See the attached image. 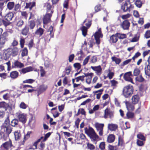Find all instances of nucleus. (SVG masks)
Here are the masks:
<instances>
[{
  "mask_svg": "<svg viewBox=\"0 0 150 150\" xmlns=\"http://www.w3.org/2000/svg\"><path fill=\"white\" fill-rule=\"evenodd\" d=\"M108 128L111 131H115L117 128L118 126L116 124H109Z\"/></svg>",
  "mask_w": 150,
  "mask_h": 150,
  "instance_id": "nucleus-20",
  "label": "nucleus"
},
{
  "mask_svg": "<svg viewBox=\"0 0 150 150\" xmlns=\"http://www.w3.org/2000/svg\"><path fill=\"white\" fill-rule=\"evenodd\" d=\"M126 105L127 109L129 110L133 111L134 109V106L128 102L126 101L125 103Z\"/></svg>",
  "mask_w": 150,
  "mask_h": 150,
  "instance_id": "nucleus-15",
  "label": "nucleus"
},
{
  "mask_svg": "<svg viewBox=\"0 0 150 150\" xmlns=\"http://www.w3.org/2000/svg\"><path fill=\"white\" fill-rule=\"evenodd\" d=\"M128 4L126 1L124 4L121 6V8L123 10L124 12H126L129 10V8L127 6Z\"/></svg>",
  "mask_w": 150,
  "mask_h": 150,
  "instance_id": "nucleus-30",
  "label": "nucleus"
},
{
  "mask_svg": "<svg viewBox=\"0 0 150 150\" xmlns=\"http://www.w3.org/2000/svg\"><path fill=\"white\" fill-rule=\"evenodd\" d=\"M87 146L88 148L91 150H94L95 149V146L92 144L88 143L87 144Z\"/></svg>",
  "mask_w": 150,
  "mask_h": 150,
  "instance_id": "nucleus-50",
  "label": "nucleus"
},
{
  "mask_svg": "<svg viewBox=\"0 0 150 150\" xmlns=\"http://www.w3.org/2000/svg\"><path fill=\"white\" fill-rule=\"evenodd\" d=\"M29 30V28L25 26L22 30L21 32L22 34L23 35H27L28 33Z\"/></svg>",
  "mask_w": 150,
  "mask_h": 150,
  "instance_id": "nucleus-31",
  "label": "nucleus"
},
{
  "mask_svg": "<svg viewBox=\"0 0 150 150\" xmlns=\"http://www.w3.org/2000/svg\"><path fill=\"white\" fill-rule=\"evenodd\" d=\"M28 106L23 102H21L20 105V108L23 109H25Z\"/></svg>",
  "mask_w": 150,
  "mask_h": 150,
  "instance_id": "nucleus-44",
  "label": "nucleus"
},
{
  "mask_svg": "<svg viewBox=\"0 0 150 150\" xmlns=\"http://www.w3.org/2000/svg\"><path fill=\"white\" fill-rule=\"evenodd\" d=\"M137 137L138 139H139L143 141H145L146 140V137L141 133H139L137 135Z\"/></svg>",
  "mask_w": 150,
  "mask_h": 150,
  "instance_id": "nucleus-36",
  "label": "nucleus"
},
{
  "mask_svg": "<svg viewBox=\"0 0 150 150\" xmlns=\"http://www.w3.org/2000/svg\"><path fill=\"white\" fill-rule=\"evenodd\" d=\"M6 33H4L0 38V44L1 45H4L5 44L6 38L4 35H6Z\"/></svg>",
  "mask_w": 150,
  "mask_h": 150,
  "instance_id": "nucleus-27",
  "label": "nucleus"
},
{
  "mask_svg": "<svg viewBox=\"0 0 150 150\" xmlns=\"http://www.w3.org/2000/svg\"><path fill=\"white\" fill-rule=\"evenodd\" d=\"M104 126L103 124H99L97 123L96 124V127L98 131L99 130L103 129Z\"/></svg>",
  "mask_w": 150,
  "mask_h": 150,
  "instance_id": "nucleus-34",
  "label": "nucleus"
},
{
  "mask_svg": "<svg viewBox=\"0 0 150 150\" xmlns=\"http://www.w3.org/2000/svg\"><path fill=\"white\" fill-rule=\"evenodd\" d=\"M52 16L51 13H47L44 16L43 18V23L44 24H47L50 21V18Z\"/></svg>",
  "mask_w": 150,
  "mask_h": 150,
  "instance_id": "nucleus-9",
  "label": "nucleus"
},
{
  "mask_svg": "<svg viewBox=\"0 0 150 150\" xmlns=\"http://www.w3.org/2000/svg\"><path fill=\"white\" fill-rule=\"evenodd\" d=\"M13 14L12 13H10L5 16V18L7 21H9L12 20L13 17Z\"/></svg>",
  "mask_w": 150,
  "mask_h": 150,
  "instance_id": "nucleus-21",
  "label": "nucleus"
},
{
  "mask_svg": "<svg viewBox=\"0 0 150 150\" xmlns=\"http://www.w3.org/2000/svg\"><path fill=\"white\" fill-rule=\"evenodd\" d=\"M133 86L129 85L124 87L122 90V93L125 98H129L133 93Z\"/></svg>",
  "mask_w": 150,
  "mask_h": 150,
  "instance_id": "nucleus-2",
  "label": "nucleus"
},
{
  "mask_svg": "<svg viewBox=\"0 0 150 150\" xmlns=\"http://www.w3.org/2000/svg\"><path fill=\"white\" fill-rule=\"evenodd\" d=\"M69 0H66L64 1L63 4L64 7L67 8L68 7Z\"/></svg>",
  "mask_w": 150,
  "mask_h": 150,
  "instance_id": "nucleus-60",
  "label": "nucleus"
},
{
  "mask_svg": "<svg viewBox=\"0 0 150 150\" xmlns=\"http://www.w3.org/2000/svg\"><path fill=\"white\" fill-rule=\"evenodd\" d=\"M114 75V73L113 72L110 71L108 74V76L110 79H112Z\"/></svg>",
  "mask_w": 150,
  "mask_h": 150,
  "instance_id": "nucleus-63",
  "label": "nucleus"
},
{
  "mask_svg": "<svg viewBox=\"0 0 150 150\" xmlns=\"http://www.w3.org/2000/svg\"><path fill=\"white\" fill-rule=\"evenodd\" d=\"M47 86L45 85H42L40 86L38 90L37 96H38L40 94L45 91L47 88Z\"/></svg>",
  "mask_w": 150,
  "mask_h": 150,
  "instance_id": "nucleus-8",
  "label": "nucleus"
},
{
  "mask_svg": "<svg viewBox=\"0 0 150 150\" xmlns=\"http://www.w3.org/2000/svg\"><path fill=\"white\" fill-rule=\"evenodd\" d=\"M20 45H21V48H23L24 46V43H25V40L23 38H21L20 41Z\"/></svg>",
  "mask_w": 150,
  "mask_h": 150,
  "instance_id": "nucleus-52",
  "label": "nucleus"
},
{
  "mask_svg": "<svg viewBox=\"0 0 150 150\" xmlns=\"http://www.w3.org/2000/svg\"><path fill=\"white\" fill-rule=\"evenodd\" d=\"M18 49L16 47H12L8 48L6 50V53L5 54L4 57L8 59L11 57H15L18 53Z\"/></svg>",
  "mask_w": 150,
  "mask_h": 150,
  "instance_id": "nucleus-1",
  "label": "nucleus"
},
{
  "mask_svg": "<svg viewBox=\"0 0 150 150\" xmlns=\"http://www.w3.org/2000/svg\"><path fill=\"white\" fill-rule=\"evenodd\" d=\"M144 36L146 38H150V30H148L147 31L145 35Z\"/></svg>",
  "mask_w": 150,
  "mask_h": 150,
  "instance_id": "nucleus-55",
  "label": "nucleus"
},
{
  "mask_svg": "<svg viewBox=\"0 0 150 150\" xmlns=\"http://www.w3.org/2000/svg\"><path fill=\"white\" fill-rule=\"evenodd\" d=\"M97 61V57L96 56H93L91 59V62L95 63Z\"/></svg>",
  "mask_w": 150,
  "mask_h": 150,
  "instance_id": "nucleus-57",
  "label": "nucleus"
},
{
  "mask_svg": "<svg viewBox=\"0 0 150 150\" xmlns=\"http://www.w3.org/2000/svg\"><path fill=\"white\" fill-rule=\"evenodd\" d=\"M24 67L23 64L18 61H16L14 62V66H12V68L17 67L21 68Z\"/></svg>",
  "mask_w": 150,
  "mask_h": 150,
  "instance_id": "nucleus-13",
  "label": "nucleus"
},
{
  "mask_svg": "<svg viewBox=\"0 0 150 150\" xmlns=\"http://www.w3.org/2000/svg\"><path fill=\"white\" fill-rule=\"evenodd\" d=\"M91 68L96 71L97 75L100 76L101 74L102 69L100 65L97 66H91Z\"/></svg>",
  "mask_w": 150,
  "mask_h": 150,
  "instance_id": "nucleus-7",
  "label": "nucleus"
},
{
  "mask_svg": "<svg viewBox=\"0 0 150 150\" xmlns=\"http://www.w3.org/2000/svg\"><path fill=\"white\" fill-rule=\"evenodd\" d=\"M5 131H4L5 132V135L6 136H8L9 135L11 132L12 131V128L8 126L5 127Z\"/></svg>",
  "mask_w": 150,
  "mask_h": 150,
  "instance_id": "nucleus-26",
  "label": "nucleus"
},
{
  "mask_svg": "<svg viewBox=\"0 0 150 150\" xmlns=\"http://www.w3.org/2000/svg\"><path fill=\"white\" fill-rule=\"evenodd\" d=\"M105 143L104 142H101L99 145V147L101 150H104L105 149Z\"/></svg>",
  "mask_w": 150,
  "mask_h": 150,
  "instance_id": "nucleus-47",
  "label": "nucleus"
},
{
  "mask_svg": "<svg viewBox=\"0 0 150 150\" xmlns=\"http://www.w3.org/2000/svg\"><path fill=\"white\" fill-rule=\"evenodd\" d=\"M88 28L84 26H82L81 28V30L82 31V35L85 37L87 34Z\"/></svg>",
  "mask_w": 150,
  "mask_h": 150,
  "instance_id": "nucleus-24",
  "label": "nucleus"
},
{
  "mask_svg": "<svg viewBox=\"0 0 150 150\" xmlns=\"http://www.w3.org/2000/svg\"><path fill=\"white\" fill-rule=\"evenodd\" d=\"M44 30L41 28H39L38 29L36 30L35 33V34L39 35L40 36H41L43 34Z\"/></svg>",
  "mask_w": 150,
  "mask_h": 150,
  "instance_id": "nucleus-28",
  "label": "nucleus"
},
{
  "mask_svg": "<svg viewBox=\"0 0 150 150\" xmlns=\"http://www.w3.org/2000/svg\"><path fill=\"white\" fill-rule=\"evenodd\" d=\"M135 80L140 82H142L144 80V78L142 77V75H140L139 76H137L135 78Z\"/></svg>",
  "mask_w": 150,
  "mask_h": 150,
  "instance_id": "nucleus-42",
  "label": "nucleus"
},
{
  "mask_svg": "<svg viewBox=\"0 0 150 150\" xmlns=\"http://www.w3.org/2000/svg\"><path fill=\"white\" fill-rule=\"evenodd\" d=\"M10 125V120L8 116L7 117L5 120L4 122L3 125L1 127V130L5 131V127L8 126Z\"/></svg>",
  "mask_w": 150,
  "mask_h": 150,
  "instance_id": "nucleus-10",
  "label": "nucleus"
},
{
  "mask_svg": "<svg viewBox=\"0 0 150 150\" xmlns=\"http://www.w3.org/2000/svg\"><path fill=\"white\" fill-rule=\"evenodd\" d=\"M74 67L75 68H77L79 70L81 68V65L79 63H76L74 64Z\"/></svg>",
  "mask_w": 150,
  "mask_h": 150,
  "instance_id": "nucleus-53",
  "label": "nucleus"
},
{
  "mask_svg": "<svg viewBox=\"0 0 150 150\" xmlns=\"http://www.w3.org/2000/svg\"><path fill=\"white\" fill-rule=\"evenodd\" d=\"M130 23L128 20H126L123 21L121 24V26L124 30H127L129 29Z\"/></svg>",
  "mask_w": 150,
  "mask_h": 150,
  "instance_id": "nucleus-6",
  "label": "nucleus"
},
{
  "mask_svg": "<svg viewBox=\"0 0 150 150\" xmlns=\"http://www.w3.org/2000/svg\"><path fill=\"white\" fill-rule=\"evenodd\" d=\"M71 70V67L70 65L66 67L65 69V73L67 75H69Z\"/></svg>",
  "mask_w": 150,
  "mask_h": 150,
  "instance_id": "nucleus-37",
  "label": "nucleus"
},
{
  "mask_svg": "<svg viewBox=\"0 0 150 150\" xmlns=\"http://www.w3.org/2000/svg\"><path fill=\"white\" fill-rule=\"evenodd\" d=\"M141 55V54L139 52H137L132 57V59L133 61H134L135 59L138 57L139 56Z\"/></svg>",
  "mask_w": 150,
  "mask_h": 150,
  "instance_id": "nucleus-56",
  "label": "nucleus"
},
{
  "mask_svg": "<svg viewBox=\"0 0 150 150\" xmlns=\"http://www.w3.org/2000/svg\"><path fill=\"white\" fill-rule=\"evenodd\" d=\"M15 139L16 140H18L20 136V134L18 132H16L14 133Z\"/></svg>",
  "mask_w": 150,
  "mask_h": 150,
  "instance_id": "nucleus-48",
  "label": "nucleus"
},
{
  "mask_svg": "<svg viewBox=\"0 0 150 150\" xmlns=\"http://www.w3.org/2000/svg\"><path fill=\"white\" fill-rule=\"evenodd\" d=\"M112 60L114 61L117 64H119L121 61V59H120L117 58L115 57H112Z\"/></svg>",
  "mask_w": 150,
  "mask_h": 150,
  "instance_id": "nucleus-41",
  "label": "nucleus"
},
{
  "mask_svg": "<svg viewBox=\"0 0 150 150\" xmlns=\"http://www.w3.org/2000/svg\"><path fill=\"white\" fill-rule=\"evenodd\" d=\"M18 121L16 119H14L11 121V125L13 127H15L18 125Z\"/></svg>",
  "mask_w": 150,
  "mask_h": 150,
  "instance_id": "nucleus-38",
  "label": "nucleus"
},
{
  "mask_svg": "<svg viewBox=\"0 0 150 150\" xmlns=\"http://www.w3.org/2000/svg\"><path fill=\"white\" fill-rule=\"evenodd\" d=\"M144 70L145 74L149 76H150V65H148L146 67H145Z\"/></svg>",
  "mask_w": 150,
  "mask_h": 150,
  "instance_id": "nucleus-29",
  "label": "nucleus"
},
{
  "mask_svg": "<svg viewBox=\"0 0 150 150\" xmlns=\"http://www.w3.org/2000/svg\"><path fill=\"white\" fill-rule=\"evenodd\" d=\"M130 15L129 13H127V14L123 15L122 16V18L123 19H126L129 17Z\"/></svg>",
  "mask_w": 150,
  "mask_h": 150,
  "instance_id": "nucleus-62",
  "label": "nucleus"
},
{
  "mask_svg": "<svg viewBox=\"0 0 150 150\" xmlns=\"http://www.w3.org/2000/svg\"><path fill=\"white\" fill-rule=\"evenodd\" d=\"M15 5V3L13 2H10L7 4V8L9 10L12 9L14 7Z\"/></svg>",
  "mask_w": 150,
  "mask_h": 150,
  "instance_id": "nucleus-32",
  "label": "nucleus"
},
{
  "mask_svg": "<svg viewBox=\"0 0 150 150\" xmlns=\"http://www.w3.org/2000/svg\"><path fill=\"white\" fill-rule=\"evenodd\" d=\"M28 54V50L26 48H24L22 51L21 55L22 57Z\"/></svg>",
  "mask_w": 150,
  "mask_h": 150,
  "instance_id": "nucleus-45",
  "label": "nucleus"
},
{
  "mask_svg": "<svg viewBox=\"0 0 150 150\" xmlns=\"http://www.w3.org/2000/svg\"><path fill=\"white\" fill-rule=\"evenodd\" d=\"M137 145L139 146H143L144 144L143 141H141L139 139H137Z\"/></svg>",
  "mask_w": 150,
  "mask_h": 150,
  "instance_id": "nucleus-51",
  "label": "nucleus"
},
{
  "mask_svg": "<svg viewBox=\"0 0 150 150\" xmlns=\"http://www.w3.org/2000/svg\"><path fill=\"white\" fill-rule=\"evenodd\" d=\"M53 27L52 26L50 27L47 31V32H50L49 34H45L44 36V40L45 41H50L51 38H53L54 37V32L53 31Z\"/></svg>",
  "mask_w": 150,
  "mask_h": 150,
  "instance_id": "nucleus-4",
  "label": "nucleus"
},
{
  "mask_svg": "<svg viewBox=\"0 0 150 150\" xmlns=\"http://www.w3.org/2000/svg\"><path fill=\"white\" fill-rule=\"evenodd\" d=\"M35 23L34 21H31L29 22L28 26L30 29H33L35 27Z\"/></svg>",
  "mask_w": 150,
  "mask_h": 150,
  "instance_id": "nucleus-33",
  "label": "nucleus"
},
{
  "mask_svg": "<svg viewBox=\"0 0 150 150\" xmlns=\"http://www.w3.org/2000/svg\"><path fill=\"white\" fill-rule=\"evenodd\" d=\"M24 21L22 20H18L16 24V25L18 27H21L23 24Z\"/></svg>",
  "mask_w": 150,
  "mask_h": 150,
  "instance_id": "nucleus-46",
  "label": "nucleus"
},
{
  "mask_svg": "<svg viewBox=\"0 0 150 150\" xmlns=\"http://www.w3.org/2000/svg\"><path fill=\"white\" fill-rule=\"evenodd\" d=\"M136 6L138 8H141L142 5V3L140 0H137L135 2Z\"/></svg>",
  "mask_w": 150,
  "mask_h": 150,
  "instance_id": "nucleus-39",
  "label": "nucleus"
},
{
  "mask_svg": "<svg viewBox=\"0 0 150 150\" xmlns=\"http://www.w3.org/2000/svg\"><path fill=\"white\" fill-rule=\"evenodd\" d=\"M12 146V143L11 140H10L9 141L3 143L1 146H3L4 149L6 150H8V148L11 147Z\"/></svg>",
  "mask_w": 150,
  "mask_h": 150,
  "instance_id": "nucleus-11",
  "label": "nucleus"
},
{
  "mask_svg": "<svg viewBox=\"0 0 150 150\" xmlns=\"http://www.w3.org/2000/svg\"><path fill=\"white\" fill-rule=\"evenodd\" d=\"M139 97L138 95H135L132 97V102L133 104H137L139 100Z\"/></svg>",
  "mask_w": 150,
  "mask_h": 150,
  "instance_id": "nucleus-12",
  "label": "nucleus"
},
{
  "mask_svg": "<svg viewBox=\"0 0 150 150\" xmlns=\"http://www.w3.org/2000/svg\"><path fill=\"white\" fill-rule=\"evenodd\" d=\"M92 77L93 76H91L86 79V82L87 84H89L91 83Z\"/></svg>",
  "mask_w": 150,
  "mask_h": 150,
  "instance_id": "nucleus-59",
  "label": "nucleus"
},
{
  "mask_svg": "<svg viewBox=\"0 0 150 150\" xmlns=\"http://www.w3.org/2000/svg\"><path fill=\"white\" fill-rule=\"evenodd\" d=\"M74 54H72L70 55L69 57V62H71L74 59Z\"/></svg>",
  "mask_w": 150,
  "mask_h": 150,
  "instance_id": "nucleus-64",
  "label": "nucleus"
},
{
  "mask_svg": "<svg viewBox=\"0 0 150 150\" xmlns=\"http://www.w3.org/2000/svg\"><path fill=\"white\" fill-rule=\"evenodd\" d=\"M117 40L118 38L117 36L115 35H113L110 37V42L115 43Z\"/></svg>",
  "mask_w": 150,
  "mask_h": 150,
  "instance_id": "nucleus-22",
  "label": "nucleus"
},
{
  "mask_svg": "<svg viewBox=\"0 0 150 150\" xmlns=\"http://www.w3.org/2000/svg\"><path fill=\"white\" fill-rule=\"evenodd\" d=\"M33 68L31 67H27L26 68L22 69L21 70H19V71L23 74L29 72L32 70Z\"/></svg>",
  "mask_w": 150,
  "mask_h": 150,
  "instance_id": "nucleus-17",
  "label": "nucleus"
},
{
  "mask_svg": "<svg viewBox=\"0 0 150 150\" xmlns=\"http://www.w3.org/2000/svg\"><path fill=\"white\" fill-rule=\"evenodd\" d=\"M35 81V80H33L32 79H29L24 81H23V83H33Z\"/></svg>",
  "mask_w": 150,
  "mask_h": 150,
  "instance_id": "nucleus-43",
  "label": "nucleus"
},
{
  "mask_svg": "<svg viewBox=\"0 0 150 150\" xmlns=\"http://www.w3.org/2000/svg\"><path fill=\"white\" fill-rule=\"evenodd\" d=\"M140 70L138 68H136L134 71L133 75L134 76H137L139 75Z\"/></svg>",
  "mask_w": 150,
  "mask_h": 150,
  "instance_id": "nucleus-40",
  "label": "nucleus"
},
{
  "mask_svg": "<svg viewBox=\"0 0 150 150\" xmlns=\"http://www.w3.org/2000/svg\"><path fill=\"white\" fill-rule=\"evenodd\" d=\"M35 6V2L34 1L32 2L26 3V6L25 8H29L30 10H31L32 8Z\"/></svg>",
  "mask_w": 150,
  "mask_h": 150,
  "instance_id": "nucleus-14",
  "label": "nucleus"
},
{
  "mask_svg": "<svg viewBox=\"0 0 150 150\" xmlns=\"http://www.w3.org/2000/svg\"><path fill=\"white\" fill-rule=\"evenodd\" d=\"M131 71H129L126 73L124 75L123 78L126 81L130 82L133 83H134L133 82V80L132 78L130 76H132Z\"/></svg>",
  "mask_w": 150,
  "mask_h": 150,
  "instance_id": "nucleus-5",
  "label": "nucleus"
},
{
  "mask_svg": "<svg viewBox=\"0 0 150 150\" xmlns=\"http://www.w3.org/2000/svg\"><path fill=\"white\" fill-rule=\"evenodd\" d=\"M80 120L79 118H78L75 122V125L76 127L77 128H79V123L80 121Z\"/></svg>",
  "mask_w": 150,
  "mask_h": 150,
  "instance_id": "nucleus-61",
  "label": "nucleus"
},
{
  "mask_svg": "<svg viewBox=\"0 0 150 150\" xmlns=\"http://www.w3.org/2000/svg\"><path fill=\"white\" fill-rule=\"evenodd\" d=\"M85 133L89 136L90 138L95 141L99 138L98 136L96 134L94 130L90 127L88 129L87 127L84 129Z\"/></svg>",
  "mask_w": 150,
  "mask_h": 150,
  "instance_id": "nucleus-3",
  "label": "nucleus"
},
{
  "mask_svg": "<svg viewBox=\"0 0 150 150\" xmlns=\"http://www.w3.org/2000/svg\"><path fill=\"white\" fill-rule=\"evenodd\" d=\"M31 133V132L29 131L28 132L24 137V139L25 140H27L30 137V134Z\"/></svg>",
  "mask_w": 150,
  "mask_h": 150,
  "instance_id": "nucleus-58",
  "label": "nucleus"
},
{
  "mask_svg": "<svg viewBox=\"0 0 150 150\" xmlns=\"http://www.w3.org/2000/svg\"><path fill=\"white\" fill-rule=\"evenodd\" d=\"M40 67V71L41 72V77H43L45 74V72L42 67Z\"/></svg>",
  "mask_w": 150,
  "mask_h": 150,
  "instance_id": "nucleus-54",
  "label": "nucleus"
},
{
  "mask_svg": "<svg viewBox=\"0 0 150 150\" xmlns=\"http://www.w3.org/2000/svg\"><path fill=\"white\" fill-rule=\"evenodd\" d=\"M90 56H88L84 60L83 62V65L84 66L86 65L88 62V61L90 59Z\"/></svg>",
  "mask_w": 150,
  "mask_h": 150,
  "instance_id": "nucleus-49",
  "label": "nucleus"
},
{
  "mask_svg": "<svg viewBox=\"0 0 150 150\" xmlns=\"http://www.w3.org/2000/svg\"><path fill=\"white\" fill-rule=\"evenodd\" d=\"M18 117L20 121L23 123H25L26 122V117L23 114H20L18 116Z\"/></svg>",
  "mask_w": 150,
  "mask_h": 150,
  "instance_id": "nucleus-19",
  "label": "nucleus"
},
{
  "mask_svg": "<svg viewBox=\"0 0 150 150\" xmlns=\"http://www.w3.org/2000/svg\"><path fill=\"white\" fill-rule=\"evenodd\" d=\"M126 116L128 119L132 118L134 117V113L128 111L126 114Z\"/></svg>",
  "mask_w": 150,
  "mask_h": 150,
  "instance_id": "nucleus-35",
  "label": "nucleus"
},
{
  "mask_svg": "<svg viewBox=\"0 0 150 150\" xmlns=\"http://www.w3.org/2000/svg\"><path fill=\"white\" fill-rule=\"evenodd\" d=\"M115 136L113 134L109 135L107 138V142L108 143H112L115 140Z\"/></svg>",
  "mask_w": 150,
  "mask_h": 150,
  "instance_id": "nucleus-18",
  "label": "nucleus"
},
{
  "mask_svg": "<svg viewBox=\"0 0 150 150\" xmlns=\"http://www.w3.org/2000/svg\"><path fill=\"white\" fill-rule=\"evenodd\" d=\"M100 33L98 32H96L94 35L95 39L96 41V43L97 45H99L100 43Z\"/></svg>",
  "mask_w": 150,
  "mask_h": 150,
  "instance_id": "nucleus-16",
  "label": "nucleus"
},
{
  "mask_svg": "<svg viewBox=\"0 0 150 150\" xmlns=\"http://www.w3.org/2000/svg\"><path fill=\"white\" fill-rule=\"evenodd\" d=\"M8 104L5 102H0V108H3L6 111L8 109Z\"/></svg>",
  "mask_w": 150,
  "mask_h": 150,
  "instance_id": "nucleus-23",
  "label": "nucleus"
},
{
  "mask_svg": "<svg viewBox=\"0 0 150 150\" xmlns=\"http://www.w3.org/2000/svg\"><path fill=\"white\" fill-rule=\"evenodd\" d=\"M18 76V73L16 71H13L10 73V77L13 79L17 78Z\"/></svg>",
  "mask_w": 150,
  "mask_h": 150,
  "instance_id": "nucleus-25",
  "label": "nucleus"
}]
</instances>
